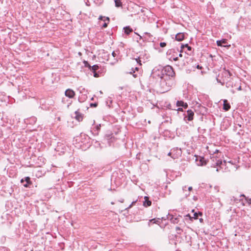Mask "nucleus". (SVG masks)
Here are the masks:
<instances>
[{
  "label": "nucleus",
  "instance_id": "2",
  "mask_svg": "<svg viewBox=\"0 0 251 251\" xmlns=\"http://www.w3.org/2000/svg\"><path fill=\"white\" fill-rule=\"evenodd\" d=\"M231 75L232 74L228 70L224 69L221 74L219 75L218 77L217 78V80L223 85L226 83V86L228 87L230 84L227 85L231 79L230 77Z\"/></svg>",
  "mask_w": 251,
  "mask_h": 251
},
{
  "label": "nucleus",
  "instance_id": "18",
  "mask_svg": "<svg viewBox=\"0 0 251 251\" xmlns=\"http://www.w3.org/2000/svg\"><path fill=\"white\" fill-rule=\"evenodd\" d=\"M159 220H160V219H156L155 218L152 219L149 221L148 225L149 226H151V223L159 225V224L160 223Z\"/></svg>",
  "mask_w": 251,
  "mask_h": 251
},
{
  "label": "nucleus",
  "instance_id": "16",
  "mask_svg": "<svg viewBox=\"0 0 251 251\" xmlns=\"http://www.w3.org/2000/svg\"><path fill=\"white\" fill-rule=\"evenodd\" d=\"M144 34L147 35V36L144 37V39L146 41L150 42L152 40V36L151 34V33L148 32H145Z\"/></svg>",
  "mask_w": 251,
  "mask_h": 251
},
{
  "label": "nucleus",
  "instance_id": "11",
  "mask_svg": "<svg viewBox=\"0 0 251 251\" xmlns=\"http://www.w3.org/2000/svg\"><path fill=\"white\" fill-rule=\"evenodd\" d=\"M176 104L178 107L181 106L184 108H187L188 107V104L182 100H177Z\"/></svg>",
  "mask_w": 251,
  "mask_h": 251
},
{
  "label": "nucleus",
  "instance_id": "5",
  "mask_svg": "<svg viewBox=\"0 0 251 251\" xmlns=\"http://www.w3.org/2000/svg\"><path fill=\"white\" fill-rule=\"evenodd\" d=\"M194 113L192 110H188L186 113L184 114V120L191 121L193 120Z\"/></svg>",
  "mask_w": 251,
  "mask_h": 251
},
{
  "label": "nucleus",
  "instance_id": "19",
  "mask_svg": "<svg viewBox=\"0 0 251 251\" xmlns=\"http://www.w3.org/2000/svg\"><path fill=\"white\" fill-rule=\"evenodd\" d=\"M227 43V40L226 39L217 41V45L218 46H222L223 44H226Z\"/></svg>",
  "mask_w": 251,
  "mask_h": 251
},
{
  "label": "nucleus",
  "instance_id": "14",
  "mask_svg": "<svg viewBox=\"0 0 251 251\" xmlns=\"http://www.w3.org/2000/svg\"><path fill=\"white\" fill-rule=\"evenodd\" d=\"M75 119L78 122L82 121L83 116L82 115L78 112V111L75 112Z\"/></svg>",
  "mask_w": 251,
  "mask_h": 251
},
{
  "label": "nucleus",
  "instance_id": "7",
  "mask_svg": "<svg viewBox=\"0 0 251 251\" xmlns=\"http://www.w3.org/2000/svg\"><path fill=\"white\" fill-rule=\"evenodd\" d=\"M24 182H25V183L23 184V185L26 188L29 187V185L32 184V182L30 181V178L28 176L25 177V178H23L21 180V182L22 183H24Z\"/></svg>",
  "mask_w": 251,
  "mask_h": 251
},
{
  "label": "nucleus",
  "instance_id": "9",
  "mask_svg": "<svg viewBox=\"0 0 251 251\" xmlns=\"http://www.w3.org/2000/svg\"><path fill=\"white\" fill-rule=\"evenodd\" d=\"M100 124L97 125L91 129V132L94 135H98L99 134V131L100 129Z\"/></svg>",
  "mask_w": 251,
  "mask_h": 251
},
{
  "label": "nucleus",
  "instance_id": "31",
  "mask_svg": "<svg viewBox=\"0 0 251 251\" xmlns=\"http://www.w3.org/2000/svg\"><path fill=\"white\" fill-rule=\"evenodd\" d=\"M94 73V76L95 77H98L99 76V74L97 73V72H93Z\"/></svg>",
  "mask_w": 251,
  "mask_h": 251
},
{
  "label": "nucleus",
  "instance_id": "51",
  "mask_svg": "<svg viewBox=\"0 0 251 251\" xmlns=\"http://www.w3.org/2000/svg\"><path fill=\"white\" fill-rule=\"evenodd\" d=\"M250 201H249V203H251V199H250Z\"/></svg>",
  "mask_w": 251,
  "mask_h": 251
},
{
  "label": "nucleus",
  "instance_id": "12",
  "mask_svg": "<svg viewBox=\"0 0 251 251\" xmlns=\"http://www.w3.org/2000/svg\"><path fill=\"white\" fill-rule=\"evenodd\" d=\"M145 201L143 202V205L145 207H148L151 205V201L149 200V197L145 196L144 197Z\"/></svg>",
  "mask_w": 251,
  "mask_h": 251
},
{
  "label": "nucleus",
  "instance_id": "27",
  "mask_svg": "<svg viewBox=\"0 0 251 251\" xmlns=\"http://www.w3.org/2000/svg\"><path fill=\"white\" fill-rule=\"evenodd\" d=\"M171 221L173 224H177L178 222V219L177 218H173L172 217Z\"/></svg>",
  "mask_w": 251,
  "mask_h": 251
},
{
  "label": "nucleus",
  "instance_id": "54",
  "mask_svg": "<svg viewBox=\"0 0 251 251\" xmlns=\"http://www.w3.org/2000/svg\"><path fill=\"white\" fill-rule=\"evenodd\" d=\"M136 60L137 61V62L138 63V61L137 60V59H136Z\"/></svg>",
  "mask_w": 251,
  "mask_h": 251
},
{
  "label": "nucleus",
  "instance_id": "52",
  "mask_svg": "<svg viewBox=\"0 0 251 251\" xmlns=\"http://www.w3.org/2000/svg\"><path fill=\"white\" fill-rule=\"evenodd\" d=\"M238 125L240 127H241V125L238 124Z\"/></svg>",
  "mask_w": 251,
  "mask_h": 251
},
{
  "label": "nucleus",
  "instance_id": "1",
  "mask_svg": "<svg viewBox=\"0 0 251 251\" xmlns=\"http://www.w3.org/2000/svg\"><path fill=\"white\" fill-rule=\"evenodd\" d=\"M176 85V80L174 77H170L167 76H161L159 84V91L161 93H165L171 89Z\"/></svg>",
  "mask_w": 251,
  "mask_h": 251
},
{
  "label": "nucleus",
  "instance_id": "22",
  "mask_svg": "<svg viewBox=\"0 0 251 251\" xmlns=\"http://www.w3.org/2000/svg\"><path fill=\"white\" fill-rule=\"evenodd\" d=\"M99 69V66L98 65H94L92 66H91L90 71L92 72H96L97 70Z\"/></svg>",
  "mask_w": 251,
  "mask_h": 251
},
{
  "label": "nucleus",
  "instance_id": "43",
  "mask_svg": "<svg viewBox=\"0 0 251 251\" xmlns=\"http://www.w3.org/2000/svg\"><path fill=\"white\" fill-rule=\"evenodd\" d=\"M188 190L189 191H191L192 190L193 188H192V187L191 186H190V187H188Z\"/></svg>",
  "mask_w": 251,
  "mask_h": 251
},
{
  "label": "nucleus",
  "instance_id": "25",
  "mask_svg": "<svg viewBox=\"0 0 251 251\" xmlns=\"http://www.w3.org/2000/svg\"><path fill=\"white\" fill-rule=\"evenodd\" d=\"M176 230L177 231V233L178 234H181V232H182V231H183L182 229L180 227H179L178 226H176Z\"/></svg>",
  "mask_w": 251,
  "mask_h": 251
},
{
  "label": "nucleus",
  "instance_id": "34",
  "mask_svg": "<svg viewBox=\"0 0 251 251\" xmlns=\"http://www.w3.org/2000/svg\"><path fill=\"white\" fill-rule=\"evenodd\" d=\"M85 3H86V4L87 5V6H90V3H89V0H84Z\"/></svg>",
  "mask_w": 251,
  "mask_h": 251
},
{
  "label": "nucleus",
  "instance_id": "38",
  "mask_svg": "<svg viewBox=\"0 0 251 251\" xmlns=\"http://www.w3.org/2000/svg\"><path fill=\"white\" fill-rule=\"evenodd\" d=\"M186 188H187L186 186H183V187H182V190H183V191H186Z\"/></svg>",
  "mask_w": 251,
  "mask_h": 251
},
{
  "label": "nucleus",
  "instance_id": "6",
  "mask_svg": "<svg viewBox=\"0 0 251 251\" xmlns=\"http://www.w3.org/2000/svg\"><path fill=\"white\" fill-rule=\"evenodd\" d=\"M196 162L198 166H204L207 164V161L204 157L201 156H197Z\"/></svg>",
  "mask_w": 251,
  "mask_h": 251
},
{
  "label": "nucleus",
  "instance_id": "44",
  "mask_svg": "<svg viewBox=\"0 0 251 251\" xmlns=\"http://www.w3.org/2000/svg\"><path fill=\"white\" fill-rule=\"evenodd\" d=\"M103 18H105V17H102V16H100L99 17V19H100V20H102Z\"/></svg>",
  "mask_w": 251,
  "mask_h": 251
},
{
  "label": "nucleus",
  "instance_id": "10",
  "mask_svg": "<svg viewBox=\"0 0 251 251\" xmlns=\"http://www.w3.org/2000/svg\"><path fill=\"white\" fill-rule=\"evenodd\" d=\"M138 71L139 68L138 67H135V68H132L131 69V71L129 72V74H132L134 77L137 78L139 76V73H136V71L138 72Z\"/></svg>",
  "mask_w": 251,
  "mask_h": 251
},
{
  "label": "nucleus",
  "instance_id": "24",
  "mask_svg": "<svg viewBox=\"0 0 251 251\" xmlns=\"http://www.w3.org/2000/svg\"><path fill=\"white\" fill-rule=\"evenodd\" d=\"M86 96L85 95H81V96H79L78 97V100L80 102H83L84 100H86Z\"/></svg>",
  "mask_w": 251,
  "mask_h": 251
},
{
  "label": "nucleus",
  "instance_id": "45",
  "mask_svg": "<svg viewBox=\"0 0 251 251\" xmlns=\"http://www.w3.org/2000/svg\"><path fill=\"white\" fill-rule=\"evenodd\" d=\"M203 219H202V218L200 219V222L201 223H202V222H203Z\"/></svg>",
  "mask_w": 251,
  "mask_h": 251
},
{
  "label": "nucleus",
  "instance_id": "47",
  "mask_svg": "<svg viewBox=\"0 0 251 251\" xmlns=\"http://www.w3.org/2000/svg\"><path fill=\"white\" fill-rule=\"evenodd\" d=\"M228 162L229 163H231V164H233V163L232 162V161H228Z\"/></svg>",
  "mask_w": 251,
  "mask_h": 251
},
{
  "label": "nucleus",
  "instance_id": "4",
  "mask_svg": "<svg viewBox=\"0 0 251 251\" xmlns=\"http://www.w3.org/2000/svg\"><path fill=\"white\" fill-rule=\"evenodd\" d=\"M161 76H167L175 78V73L172 67L168 65L164 67L161 71Z\"/></svg>",
  "mask_w": 251,
  "mask_h": 251
},
{
  "label": "nucleus",
  "instance_id": "49",
  "mask_svg": "<svg viewBox=\"0 0 251 251\" xmlns=\"http://www.w3.org/2000/svg\"><path fill=\"white\" fill-rule=\"evenodd\" d=\"M182 54H181V53L179 54V57H182Z\"/></svg>",
  "mask_w": 251,
  "mask_h": 251
},
{
  "label": "nucleus",
  "instance_id": "29",
  "mask_svg": "<svg viewBox=\"0 0 251 251\" xmlns=\"http://www.w3.org/2000/svg\"><path fill=\"white\" fill-rule=\"evenodd\" d=\"M166 46V43L165 42H161L160 43V46L161 48H164Z\"/></svg>",
  "mask_w": 251,
  "mask_h": 251
},
{
  "label": "nucleus",
  "instance_id": "55",
  "mask_svg": "<svg viewBox=\"0 0 251 251\" xmlns=\"http://www.w3.org/2000/svg\"><path fill=\"white\" fill-rule=\"evenodd\" d=\"M236 201H238V200L240 201L241 200L236 199Z\"/></svg>",
  "mask_w": 251,
  "mask_h": 251
},
{
  "label": "nucleus",
  "instance_id": "50",
  "mask_svg": "<svg viewBox=\"0 0 251 251\" xmlns=\"http://www.w3.org/2000/svg\"><path fill=\"white\" fill-rule=\"evenodd\" d=\"M169 156H171V152H170L168 154Z\"/></svg>",
  "mask_w": 251,
  "mask_h": 251
},
{
  "label": "nucleus",
  "instance_id": "32",
  "mask_svg": "<svg viewBox=\"0 0 251 251\" xmlns=\"http://www.w3.org/2000/svg\"><path fill=\"white\" fill-rule=\"evenodd\" d=\"M135 33L137 34L139 36V39H143L144 41H145V39H144V36H140L139 34H138V33H137L136 32Z\"/></svg>",
  "mask_w": 251,
  "mask_h": 251
},
{
  "label": "nucleus",
  "instance_id": "42",
  "mask_svg": "<svg viewBox=\"0 0 251 251\" xmlns=\"http://www.w3.org/2000/svg\"><path fill=\"white\" fill-rule=\"evenodd\" d=\"M237 90L238 91H241L242 90V87L241 86H240L238 88H237Z\"/></svg>",
  "mask_w": 251,
  "mask_h": 251
},
{
  "label": "nucleus",
  "instance_id": "37",
  "mask_svg": "<svg viewBox=\"0 0 251 251\" xmlns=\"http://www.w3.org/2000/svg\"><path fill=\"white\" fill-rule=\"evenodd\" d=\"M119 201H120L121 203H123L124 201V199L123 198H121L120 200H119Z\"/></svg>",
  "mask_w": 251,
  "mask_h": 251
},
{
  "label": "nucleus",
  "instance_id": "13",
  "mask_svg": "<svg viewBox=\"0 0 251 251\" xmlns=\"http://www.w3.org/2000/svg\"><path fill=\"white\" fill-rule=\"evenodd\" d=\"M184 39V34L183 33H178L176 35V40L181 41Z\"/></svg>",
  "mask_w": 251,
  "mask_h": 251
},
{
  "label": "nucleus",
  "instance_id": "30",
  "mask_svg": "<svg viewBox=\"0 0 251 251\" xmlns=\"http://www.w3.org/2000/svg\"><path fill=\"white\" fill-rule=\"evenodd\" d=\"M136 202V201H133L131 204L129 205V206L126 208L129 209L130 208L133 204H134Z\"/></svg>",
  "mask_w": 251,
  "mask_h": 251
},
{
  "label": "nucleus",
  "instance_id": "8",
  "mask_svg": "<svg viewBox=\"0 0 251 251\" xmlns=\"http://www.w3.org/2000/svg\"><path fill=\"white\" fill-rule=\"evenodd\" d=\"M65 95L66 97L71 99L75 96V92L71 89H68L65 91Z\"/></svg>",
  "mask_w": 251,
  "mask_h": 251
},
{
  "label": "nucleus",
  "instance_id": "28",
  "mask_svg": "<svg viewBox=\"0 0 251 251\" xmlns=\"http://www.w3.org/2000/svg\"><path fill=\"white\" fill-rule=\"evenodd\" d=\"M90 107H96L98 106V103H91L90 104Z\"/></svg>",
  "mask_w": 251,
  "mask_h": 251
},
{
  "label": "nucleus",
  "instance_id": "33",
  "mask_svg": "<svg viewBox=\"0 0 251 251\" xmlns=\"http://www.w3.org/2000/svg\"><path fill=\"white\" fill-rule=\"evenodd\" d=\"M186 217H189V219L191 221H192V217L189 214L186 215Z\"/></svg>",
  "mask_w": 251,
  "mask_h": 251
},
{
  "label": "nucleus",
  "instance_id": "36",
  "mask_svg": "<svg viewBox=\"0 0 251 251\" xmlns=\"http://www.w3.org/2000/svg\"><path fill=\"white\" fill-rule=\"evenodd\" d=\"M112 55L114 57H115L117 55L116 52L114 51L112 52Z\"/></svg>",
  "mask_w": 251,
  "mask_h": 251
},
{
  "label": "nucleus",
  "instance_id": "48",
  "mask_svg": "<svg viewBox=\"0 0 251 251\" xmlns=\"http://www.w3.org/2000/svg\"><path fill=\"white\" fill-rule=\"evenodd\" d=\"M240 197H245V198L246 199V198L245 196L244 195H243H243H240Z\"/></svg>",
  "mask_w": 251,
  "mask_h": 251
},
{
  "label": "nucleus",
  "instance_id": "20",
  "mask_svg": "<svg viewBox=\"0 0 251 251\" xmlns=\"http://www.w3.org/2000/svg\"><path fill=\"white\" fill-rule=\"evenodd\" d=\"M202 213L201 212H199L198 213H197V212H195L194 214H193V216L192 217V219H194L195 220H197L198 219V217H199V216H202Z\"/></svg>",
  "mask_w": 251,
  "mask_h": 251
},
{
  "label": "nucleus",
  "instance_id": "15",
  "mask_svg": "<svg viewBox=\"0 0 251 251\" xmlns=\"http://www.w3.org/2000/svg\"><path fill=\"white\" fill-rule=\"evenodd\" d=\"M230 108V105L229 103L227 102V100H225L224 101L223 109L225 111H228Z\"/></svg>",
  "mask_w": 251,
  "mask_h": 251
},
{
  "label": "nucleus",
  "instance_id": "3",
  "mask_svg": "<svg viewBox=\"0 0 251 251\" xmlns=\"http://www.w3.org/2000/svg\"><path fill=\"white\" fill-rule=\"evenodd\" d=\"M218 153L219 152L217 151V153H214L213 154H212V156L210 158L211 161H212V163H211V167H219L216 169L217 172L219 171V170L221 168V165H226V160H224V163H223L222 159L220 158V157H218L217 155Z\"/></svg>",
  "mask_w": 251,
  "mask_h": 251
},
{
  "label": "nucleus",
  "instance_id": "53",
  "mask_svg": "<svg viewBox=\"0 0 251 251\" xmlns=\"http://www.w3.org/2000/svg\"><path fill=\"white\" fill-rule=\"evenodd\" d=\"M110 135H108V136H107V138H109V137H110Z\"/></svg>",
  "mask_w": 251,
  "mask_h": 251
},
{
  "label": "nucleus",
  "instance_id": "17",
  "mask_svg": "<svg viewBox=\"0 0 251 251\" xmlns=\"http://www.w3.org/2000/svg\"><path fill=\"white\" fill-rule=\"evenodd\" d=\"M124 30L125 34L127 35H129L133 31L132 29L129 26H126L124 27Z\"/></svg>",
  "mask_w": 251,
  "mask_h": 251
},
{
  "label": "nucleus",
  "instance_id": "40",
  "mask_svg": "<svg viewBox=\"0 0 251 251\" xmlns=\"http://www.w3.org/2000/svg\"><path fill=\"white\" fill-rule=\"evenodd\" d=\"M177 110L179 111H183V109H182V108L179 107L178 108Z\"/></svg>",
  "mask_w": 251,
  "mask_h": 251
},
{
  "label": "nucleus",
  "instance_id": "26",
  "mask_svg": "<svg viewBox=\"0 0 251 251\" xmlns=\"http://www.w3.org/2000/svg\"><path fill=\"white\" fill-rule=\"evenodd\" d=\"M83 63L84 64V66L88 68L90 70L91 66L89 64V63L86 61H84Z\"/></svg>",
  "mask_w": 251,
  "mask_h": 251
},
{
  "label": "nucleus",
  "instance_id": "35",
  "mask_svg": "<svg viewBox=\"0 0 251 251\" xmlns=\"http://www.w3.org/2000/svg\"><path fill=\"white\" fill-rule=\"evenodd\" d=\"M108 23H104L103 25H102L103 27H106L107 26Z\"/></svg>",
  "mask_w": 251,
  "mask_h": 251
},
{
  "label": "nucleus",
  "instance_id": "41",
  "mask_svg": "<svg viewBox=\"0 0 251 251\" xmlns=\"http://www.w3.org/2000/svg\"><path fill=\"white\" fill-rule=\"evenodd\" d=\"M173 60H174V61H176V60H178V57H174V58H173Z\"/></svg>",
  "mask_w": 251,
  "mask_h": 251
},
{
  "label": "nucleus",
  "instance_id": "39",
  "mask_svg": "<svg viewBox=\"0 0 251 251\" xmlns=\"http://www.w3.org/2000/svg\"><path fill=\"white\" fill-rule=\"evenodd\" d=\"M197 68L198 69H201L202 68V67L200 66V65H198L197 66Z\"/></svg>",
  "mask_w": 251,
  "mask_h": 251
},
{
  "label": "nucleus",
  "instance_id": "46",
  "mask_svg": "<svg viewBox=\"0 0 251 251\" xmlns=\"http://www.w3.org/2000/svg\"><path fill=\"white\" fill-rule=\"evenodd\" d=\"M106 20L108 21V22H109V20H109V18H108V17H106Z\"/></svg>",
  "mask_w": 251,
  "mask_h": 251
},
{
  "label": "nucleus",
  "instance_id": "21",
  "mask_svg": "<svg viewBox=\"0 0 251 251\" xmlns=\"http://www.w3.org/2000/svg\"><path fill=\"white\" fill-rule=\"evenodd\" d=\"M181 49H184L185 48H186L187 50L191 51L192 50V48L189 46L188 44H182L181 46Z\"/></svg>",
  "mask_w": 251,
  "mask_h": 251
},
{
  "label": "nucleus",
  "instance_id": "23",
  "mask_svg": "<svg viewBox=\"0 0 251 251\" xmlns=\"http://www.w3.org/2000/svg\"><path fill=\"white\" fill-rule=\"evenodd\" d=\"M115 6L117 7H120L122 6V3L121 0H114Z\"/></svg>",
  "mask_w": 251,
  "mask_h": 251
}]
</instances>
